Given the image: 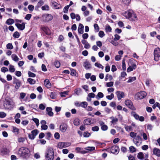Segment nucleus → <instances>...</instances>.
Instances as JSON below:
<instances>
[{
	"mask_svg": "<svg viewBox=\"0 0 160 160\" xmlns=\"http://www.w3.org/2000/svg\"><path fill=\"white\" fill-rule=\"evenodd\" d=\"M9 71L11 72H13L15 71V68H14V66L11 65H10V67L9 68Z\"/></svg>",
	"mask_w": 160,
	"mask_h": 160,
	"instance_id": "40",
	"label": "nucleus"
},
{
	"mask_svg": "<svg viewBox=\"0 0 160 160\" xmlns=\"http://www.w3.org/2000/svg\"><path fill=\"white\" fill-rule=\"evenodd\" d=\"M154 59L156 61H158L160 58V49L159 48H156L154 50Z\"/></svg>",
	"mask_w": 160,
	"mask_h": 160,
	"instance_id": "6",
	"label": "nucleus"
},
{
	"mask_svg": "<svg viewBox=\"0 0 160 160\" xmlns=\"http://www.w3.org/2000/svg\"><path fill=\"white\" fill-rule=\"evenodd\" d=\"M136 135L137 133L133 132H132L130 133V136L132 138H134L137 136Z\"/></svg>",
	"mask_w": 160,
	"mask_h": 160,
	"instance_id": "52",
	"label": "nucleus"
},
{
	"mask_svg": "<svg viewBox=\"0 0 160 160\" xmlns=\"http://www.w3.org/2000/svg\"><path fill=\"white\" fill-rule=\"evenodd\" d=\"M15 106V103L11 99H5L4 106L6 109L11 110Z\"/></svg>",
	"mask_w": 160,
	"mask_h": 160,
	"instance_id": "3",
	"label": "nucleus"
},
{
	"mask_svg": "<svg viewBox=\"0 0 160 160\" xmlns=\"http://www.w3.org/2000/svg\"><path fill=\"white\" fill-rule=\"evenodd\" d=\"M15 25L18 29L21 31L23 30L25 28V24L24 22H22L21 24L16 23Z\"/></svg>",
	"mask_w": 160,
	"mask_h": 160,
	"instance_id": "14",
	"label": "nucleus"
},
{
	"mask_svg": "<svg viewBox=\"0 0 160 160\" xmlns=\"http://www.w3.org/2000/svg\"><path fill=\"white\" fill-rule=\"evenodd\" d=\"M12 57L13 60L17 62L18 61L19 59L17 55L15 54H13L12 55Z\"/></svg>",
	"mask_w": 160,
	"mask_h": 160,
	"instance_id": "35",
	"label": "nucleus"
},
{
	"mask_svg": "<svg viewBox=\"0 0 160 160\" xmlns=\"http://www.w3.org/2000/svg\"><path fill=\"white\" fill-rule=\"evenodd\" d=\"M71 70V73L70 74L72 76H77L78 77V74L76 72V70L71 68L70 69Z\"/></svg>",
	"mask_w": 160,
	"mask_h": 160,
	"instance_id": "19",
	"label": "nucleus"
},
{
	"mask_svg": "<svg viewBox=\"0 0 160 160\" xmlns=\"http://www.w3.org/2000/svg\"><path fill=\"white\" fill-rule=\"evenodd\" d=\"M83 65L86 69H89L91 68V64L87 60L84 62Z\"/></svg>",
	"mask_w": 160,
	"mask_h": 160,
	"instance_id": "16",
	"label": "nucleus"
},
{
	"mask_svg": "<svg viewBox=\"0 0 160 160\" xmlns=\"http://www.w3.org/2000/svg\"><path fill=\"white\" fill-rule=\"evenodd\" d=\"M120 38V36L117 34L114 35V38H113V40L115 41H117Z\"/></svg>",
	"mask_w": 160,
	"mask_h": 160,
	"instance_id": "59",
	"label": "nucleus"
},
{
	"mask_svg": "<svg viewBox=\"0 0 160 160\" xmlns=\"http://www.w3.org/2000/svg\"><path fill=\"white\" fill-rule=\"evenodd\" d=\"M147 94L145 91H141L137 93L136 96L139 99H142L147 96Z\"/></svg>",
	"mask_w": 160,
	"mask_h": 160,
	"instance_id": "8",
	"label": "nucleus"
},
{
	"mask_svg": "<svg viewBox=\"0 0 160 160\" xmlns=\"http://www.w3.org/2000/svg\"><path fill=\"white\" fill-rule=\"evenodd\" d=\"M119 151V148L118 146L114 145L111 148V152L115 154H117Z\"/></svg>",
	"mask_w": 160,
	"mask_h": 160,
	"instance_id": "11",
	"label": "nucleus"
},
{
	"mask_svg": "<svg viewBox=\"0 0 160 160\" xmlns=\"http://www.w3.org/2000/svg\"><path fill=\"white\" fill-rule=\"evenodd\" d=\"M138 158L140 159H144V155L142 152H139L137 155Z\"/></svg>",
	"mask_w": 160,
	"mask_h": 160,
	"instance_id": "33",
	"label": "nucleus"
},
{
	"mask_svg": "<svg viewBox=\"0 0 160 160\" xmlns=\"http://www.w3.org/2000/svg\"><path fill=\"white\" fill-rule=\"evenodd\" d=\"M111 119L112 120L111 123L113 124H116L118 122V119L116 117H111Z\"/></svg>",
	"mask_w": 160,
	"mask_h": 160,
	"instance_id": "20",
	"label": "nucleus"
},
{
	"mask_svg": "<svg viewBox=\"0 0 160 160\" xmlns=\"http://www.w3.org/2000/svg\"><path fill=\"white\" fill-rule=\"evenodd\" d=\"M41 29L46 35H51V31L47 26L42 25L41 26Z\"/></svg>",
	"mask_w": 160,
	"mask_h": 160,
	"instance_id": "9",
	"label": "nucleus"
},
{
	"mask_svg": "<svg viewBox=\"0 0 160 160\" xmlns=\"http://www.w3.org/2000/svg\"><path fill=\"white\" fill-rule=\"evenodd\" d=\"M98 35L100 37L102 38L104 36L105 34L103 31H100L99 32Z\"/></svg>",
	"mask_w": 160,
	"mask_h": 160,
	"instance_id": "57",
	"label": "nucleus"
},
{
	"mask_svg": "<svg viewBox=\"0 0 160 160\" xmlns=\"http://www.w3.org/2000/svg\"><path fill=\"white\" fill-rule=\"evenodd\" d=\"M28 76L30 77L34 78L36 76V74L35 73L32 72L30 71H29L28 72Z\"/></svg>",
	"mask_w": 160,
	"mask_h": 160,
	"instance_id": "46",
	"label": "nucleus"
},
{
	"mask_svg": "<svg viewBox=\"0 0 160 160\" xmlns=\"http://www.w3.org/2000/svg\"><path fill=\"white\" fill-rule=\"evenodd\" d=\"M99 128L98 126H96L92 128V130L93 131H98Z\"/></svg>",
	"mask_w": 160,
	"mask_h": 160,
	"instance_id": "64",
	"label": "nucleus"
},
{
	"mask_svg": "<svg viewBox=\"0 0 160 160\" xmlns=\"http://www.w3.org/2000/svg\"><path fill=\"white\" fill-rule=\"evenodd\" d=\"M104 96V95L102 92H99L97 95L96 96V98L97 99L99 100L100 98H103Z\"/></svg>",
	"mask_w": 160,
	"mask_h": 160,
	"instance_id": "31",
	"label": "nucleus"
},
{
	"mask_svg": "<svg viewBox=\"0 0 160 160\" xmlns=\"http://www.w3.org/2000/svg\"><path fill=\"white\" fill-rule=\"evenodd\" d=\"M69 7L68 5L66 6L63 8V12L64 13L67 12Z\"/></svg>",
	"mask_w": 160,
	"mask_h": 160,
	"instance_id": "62",
	"label": "nucleus"
},
{
	"mask_svg": "<svg viewBox=\"0 0 160 160\" xmlns=\"http://www.w3.org/2000/svg\"><path fill=\"white\" fill-rule=\"evenodd\" d=\"M42 22H48L52 20L53 18V17L51 14L45 13L42 15Z\"/></svg>",
	"mask_w": 160,
	"mask_h": 160,
	"instance_id": "4",
	"label": "nucleus"
},
{
	"mask_svg": "<svg viewBox=\"0 0 160 160\" xmlns=\"http://www.w3.org/2000/svg\"><path fill=\"white\" fill-rule=\"evenodd\" d=\"M94 27L95 29V32H98L99 30V28L98 24L96 23L94 24Z\"/></svg>",
	"mask_w": 160,
	"mask_h": 160,
	"instance_id": "44",
	"label": "nucleus"
},
{
	"mask_svg": "<svg viewBox=\"0 0 160 160\" xmlns=\"http://www.w3.org/2000/svg\"><path fill=\"white\" fill-rule=\"evenodd\" d=\"M17 154L23 159H27L30 157V151L29 149L26 147H21L18 150Z\"/></svg>",
	"mask_w": 160,
	"mask_h": 160,
	"instance_id": "1",
	"label": "nucleus"
},
{
	"mask_svg": "<svg viewBox=\"0 0 160 160\" xmlns=\"http://www.w3.org/2000/svg\"><path fill=\"white\" fill-rule=\"evenodd\" d=\"M27 81L29 82V83L31 84H34L36 83V81L34 79L31 78H28V79Z\"/></svg>",
	"mask_w": 160,
	"mask_h": 160,
	"instance_id": "29",
	"label": "nucleus"
},
{
	"mask_svg": "<svg viewBox=\"0 0 160 160\" xmlns=\"http://www.w3.org/2000/svg\"><path fill=\"white\" fill-rule=\"evenodd\" d=\"M50 98L52 99H55L56 98V96L54 92H52L50 93Z\"/></svg>",
	"mask_w": 160,
	"mask_h": 160,
	"instance_id": "58",
	"label": "nucleus"
},
{
	"mask_svg": "<svg viewBox=\"0 0 160 160\" xmlns=\"http://www.w3.org/2000/svg\"><path fill=\"white\" fill-rule=\"evenodd\" d=\"M80 120L78 118H76L73 121V123L75 125L78 126L80 124Z\"/></svg>",
	"mask_w": 160,
	"mask_h": 160,
	"instance_id": "34",
	"label": "nucleus"
},
{
	"mask_svg": "<svg viewBox=\"0 0 160 160\" xmlns=\"http://www.w3.org/2000/svg\"><path fill=\"white\" fill-rule=\"evenodd\" d=\"M12 36L14 38H18L19 37L20 35L18 31H16L14 32Z\"/></svg>",
	"mask_w": 160,
	"mask_h": 160,
	"instance_id": "37",
	"label": "nucleus"
},
{
	"mask_svg": "<svg viewBox=\"0 0 160 160\" xmlns=\"http://www.w3.org/2000/svg\"><path fill=\"white\" fill-rule=\"evenodd\" d=\"M1 71L2 72H5L8 71V68L5 67H3L1 69Z\"/></svg>",
	"mask_w": 160,
	"mask_h": 160,
	"instance_id": "63",
	"label": "nucleus"
},
{
	"mask_svg": "<svg viewBox=\"0 0 160 160\" xmlns=\"http://www.w3.org/2000/svg\"><path fill=\"white\" fill-rule=\"evenodd\" d=\"M68 125L65 122H62L60 126L59 129L60 130L63 132H65L67 129Z\"/></svg>",
	"mask_w": 160,
	"mask_h": 160,
	"instance_id": "13",
	"label": "nucleus"
},
{
	"mask_svg": "<svg viewBox=\"0 0 160 160\" xmlns=\"http://www.w3.org/2000/svg\"><path fill=\"white\" fill-rule=\"evenodd\" d=\"M122 15L130 21H135L138 20V18L135 13L131 9L126 11L122 13Z\"/></svg>",
	"mask_w": 160,
	"mask_h": 160,
	"instance_id": "2",
	"label": "nucleus"
},
{
	"mask_svg": "<svg viewBox=\"0 0 160 160\" xmlns=\"http://www.w3.org/2000/svg\"><path fill=\"white\" fill-rule=\"evenodd\" d=\"M142 138L139 136H137L133 139L134 143L137 146H139L141 143Z\"/></svg>",
	"mask_w": 160,
	"mask_h": 160,
	"instance_id": "10",
	"label": "nucleus"
},
{
	"mask_svg": "<svg viewBox=\"0 0 160 160\" xmlns=\"http://www.w3.org/2000/svg\"><path fill=\"white\" fill-rule=\"evenodd\" d=\"M42 70L44 72H46L47 71L46 66L44 64H42Z\"/></svg>",
	"mask_w": 160,
	"mask_h": 160,
	"instance_id": "60",
	"label": "nucleus"
},
{
	"mask_svg": "<svg viewBox=\"0 0 160 160\" xmlns=\"http://www.w3.org/2000/svg\"><path fill=\"white\" fill-rule=\"evenodd\" d=\"M129 149L130 152L132 153H134L136 151L135 148L133 146H131L129 147Z\"/></svg>",
	"mask_w": 160,
	"mask_h": 160,
	"instance_id": "39",
	"label": "nucleus"
},
{
	"mask_svg": "<svg viewBox=\"0 0 160 160\" xmlns=\"http://www.w3.org/2000/svg\"><path fill=\"white\" fill-rule=\"evenodd\" d=\"M7 48L8 49H12L13 48V46L11 43H8L7 45Z\"/></svg>",
	"mask_w": 160,
	"mask_h": 160,
	"instance_id": "53",
	"label": "nucleus"
},
{
	"mask_svg": "<svg viewBox=\"0 0 160 160\" xmlns=\"http://www.w3.org/2000/svg\"><path fill=\"white\" fill-rule=\"evenodd\" d=\"M12 132L13 133H15V134H18L19 133V129L16 128V127L14 126H12Z\"/></svg>",
	"mask_w": 160,
	"mask_h": 160,
	"instance_id": "28",
	"label": "nucleus"
},
{
	"mask_svg": "<svg viewBox=\"0 0 160 160\" xmlns=\"http://www.w3.org/2000/svg\"><path fill=\"white\" fill-rule=\"evenodd\" d=\"M117 97L119 100L124 97V94L123 92L120 91H117L116 92Z\"/></svg>",
	"mask_w": 160,
	"mask_h": 160,
	"instance_id": "17",
	"label": "nucleus"
},
{
	"mask_svg": "<svg viewBox=\"0 0 160 160\" xmlns=\"http://www.w3.org/2000/svg\"><path fill=\"white\" fill-rule=\"evenodd\" d=\"M38 131L37 129L33 130L31 132V133L34 136H35V137L38 134Z\"/></svg>",
	"mask_w": 160,
	"mask_h": 160,
	"instance_id": "41",
	"label": "nucleus"
},
{
	"mask_svg": "<svg viewBox=\"0 0 160 160\" xmlns=\"http://www.w3.org/2000/svg\"><path fill=\"white\" fill-rule=\"evenodd\" d=\"M136 78L135 77H129L128 81V82H131L136 80Z\"/></svg>",
	"mask_w": 160,
	"mask_h": 160,
	"instance_id": "42",
	"label": "nucleus"
},
{
	"mask_svg": "<svg viewBox=\"0 0 160 160\" xmlns=\"http://www.w3.org/2000/svg\"><path fill=\"white\" fill-rule=\"evenodd\" d=\"M132 61H133L132 59H129L128 61V64L129 65V63H131V67H132V68L133 69H135L137 68L136 65L135 64H132L131 63L132 62Z\"/></svg>",
	"mask_w": 160,
	"mask_h": 160,
	"instance_id": "30",
	"label": "nucleus"
},
{
	"mask_svg": "<svg viewBox=\"0 0 160 160\" xmlns=\"http://www.w3.org/2000/svg\"><path fill=\"white\" fill-rule=\"evenodd\" d=\"M81 106L84 108H86L87 107L88 103L86 102H81Z\"/></svg>",
	"mask_w": 160,
	"mask_h": 160,
	"instance_id": "43",
	"label": "nucleus"
},
{
	"mask_svg": "<svg viewBox=\"0 0 160 160\" xmlns=\"http://www.w3.org/2000/svg\"><path fill=\"white\" fill-rule=\"evenodd\" d=\"M141 135L143 137V139L146 140L148 139V136L146 133L144 132L141 133Z\"/></svg>",
	"mask_w": 160,
	"mask_h": 160,
	"instance_id": "47",
	"label": "nucleus"
},
{
	"mask_svg": "<svg viewBox=\"0 0 160 160\" xmlns=\"http://www.w3.org/2000/svg\"><path fill=\"white\" fill-rule=\"evenodd\" d=\"M153 153L158 157L160 156V150L157 148H154L153 150Z\"/></svg>",
	"mask_w": 160,
	"mask_h": 160,
	"instance_id": "21",
	"label": "nucleus"
},
{
	"mask_svg": "<svg viewBox=\"0 0 160 160\" xmlns=\"http://www.w3.org/2000/svg\"><path fill=\"white\" fill-rule=\"evenodd\" d=\"M42 10L48 11L49 10V7L48 5H45L42 7Z\"/></svg>",
	"mask_w": 160,
	"mask_h": 160,
	"instance_id": "38",
	"label": "nucleus"
},
{
	"mask_svg": "<svg viewBox=\"0 0 160 160\" xmlns=\"http://www.w3.org/2000/svg\"><path fill=\"white\" fill-rule=\"evenodd\" d=\"M83 123L85 125H89L91 123V120L90 118H87L84 121Z\"/></svg>",
	"mask_w": 160,
	"mask_h": 160,
	"instance_id": "24",
	"label": "nucleus"
},
{
	"mask_svg": "<svg viewBox=\"0 0 160 160\" xmlns=\"http://www.w3.org/2000/svg\"><path fill=\"white\" fill-rule=\"evenodd\" d=\"M51 6L56 9H60L62 8L60 4L54 1L52 2Z\"/></svg>",
	"mask_w": 160,
	"mask_h": 160,
	"instance_id": "15",
	"label": "nucleus"
},
{
	"mask_svg": "<svg viewBox=\"0 0 160 160\" xmlns=\"http://www.w3.org/2000/svg\"><path fill=\"white\" fill-rule=\"evenodd\" d=\"M125 104L130 109L132 110H135L136 108L133 106L132 102L130 100L127 99L125 101Z\"/></svg>",
	"mask_w": 160,
	"mask_h": 160,
	"instance_id": "7",
	"label": "nucleus"
},
{
	"mask_svg": "<svg viewBox=\"0 0 160 160\" xmlns=\"http://www.w3.org/2000/svg\"><path fill=\"white\" fill-rule=\"evenodd\" d=\"M122 70L124 71L126 70V64L125 61V60L123 59L122 61Z\"/></svg>",
	"mask_w": 160,
	"mask_h": 160,
	"instance_id": "50",
	"label": "nucleus"
},
{
	"mask_svg": "<svg viewBox=\"0 0 160 160\" xmlns=\"http://www.w3.org/2000/svg\"><path fill=\"white\" fill-rule=\"evenodd\" d=\"M44 83L47 88H49L51 87V83L48 79H45L44 81Z\"/></svg>",
	"mask_w": 160,
	"mask_h": 160,
	"instance_id": "23",
	"label": "nucleus"
},
{
	"mask_svg": "<svg viewBox=\"0 0 160 160\" xmlns=\"http://www.w3.org/2000/svg\"><path fill=\"white\" fill-rule=\"evenodd\" d=\"M54 65L57 68H59L60 66V62L57 60H55L54 62Z\"/></svg>",
	"mask_w": 160,
	"mask_h": 160,
	"instance_id": "36",
	"label": "nucleus"
},
{
	"mask_svg": "<svg viewBox=\"0 0 160 160\" xmlns=\"http://www.w3.org/2000/svg\"><path fill=\"white\" fill-rule=\"evenodd\" d=\"M32 120L36 123V125L38 127L39 125V120L37 118H33Z\"/></svg>",
	"mask_w": 160,
	"mask_h": 160,
	"instance_id": "49",
	"label": "nucleus"
},
{
	"mask_svg": "<svg viewBox=\"0 0 160 160\" xmlns=\"http://www.w3.org/2000/svg\"><path fill=\"white\" fill-rule=\"evenodd\" d=\"M58 147L59 148L61 149L64 148L65 146V142H59L58 144Z\"/></svg>",
	"mask_w": 160,
	"mask_h": 160,
	"instance_id": "27",
	"label": "nucleus"
},
{
	"mask_svg": "<svg viewBox=\"0 0 160 160\" xmlns=\"http://www.w3.org/2000/svg\"><path fill=\"white\" fill-rule=\"evenodd\" d=\"M28 8L31 11H32L34 9V6L32 5H29L28 6Z\"/></svg>",
	"mask_w": 160,
	"mask_h": 160,
	"instance_id": "51",
	"label": "nucleus"
},
{
	"mask_svg": "<svg viewBox=\"0 0 160 160\" xmlns=\"http://www.w3.org/2000/svg\"><path fill=\"white\" fill-rule=\"evenodd\" d=\"M122 2L126 5H128L130 2L131 0H122Z\"/></svg>",
	"mask_w": 160,
	"mask_h": 160,
	"instance_id": "56",
	"label": "nucleus"
},
{
	"mask_svg": "<svg viewBox=\"0 0 160 160\" xmlns=\"http://www.w3.org/2000/svg\"><path fill=\"white\" fill-rule=\"evenodd\" d=\"M26 95V93L24 92H21L20 94V97L21 99H23Z\"/></svg>",
	"mask_w": 160,
	"mask_h": 160,
	"instance_id": "61",
	"label": "nucleus"
},
{
	"mask_svg": "<svg viewBox=\"0 0 160 160\" xmlns=\"http://www.w3.org/2000/svg\"><path fill=\"white\" fill-rule=\"evenodd\" d=\"M32 16V15L30 14H28L26 16L25 19L28 20H29Z\"/></svg>",
	"mask_w": 160,
	"mask_h": 160,
	"instance_id": "54",
	"label": "nucleus"
},
{
	"mask_svg": "<svg viewBox=\"0 0 160 160\" xmlns=\"http://www.w3.org/2000/svg\"><path fill=\"white\" fill-rule=\"evenodd\" d=\"M95 66L98 67L99 68H102V69H103V66L101 64L96 62L95 63Z\"/></svg>",
	"mask_w": 160,
	"mask_h": 160,
	"instance_id": "45",
	"label": "nucleus"
},
{
	"mask_svg": "<svg viewBox=\"0 0 160 160\" xmlns=\"http://www.w3.org/2000/svg\"><path fill=\"white\" fill-rule=\"evenodd\" d=\"M54 138L57 139H58L60 138V135L59 133L58 132H56L55 133L54 135Z\"/></svg>",
	"mask_w": 160,
	"mask_h": 160,
	"instance_id": "55",
	"label": "nucleus"
},
{
	"mask_svg": "<svg viewBox=\"0 0 160 160\" xmlns=\"http://www.w3.org/2000/svg\"><path fill=\"white\" fill-rule=\"evenodd\" d=\"M131 115L134 117V118L137 120H138L139 118V116L135 112H132L131 113Z\"/></svg>",
	"mask_w": 160,
	"mask_h": 160,
	"instance_id": "32",
	"label": "nucleus"
},
{
	"mask_svg": "<svg viewBox=\"0 0 160 160\" xmlns=\"http://www.w3.org/2000/svg\"><path fill=\"white\" fill-rule=\"evenodd\" d=\"M14 20L12 18H9L7 20L6 23L8 25H11L14 23Z\"/></svg>",
	"mask_w": 160,
	"mask_h": 160,
	"instance_id": "26",
	"label": "nucleus"
},
{
	"mask_svg": "<svg viewBox=\"0 0 160 160\" xmlns=\"http://www.w3.org/2000/svg\"><path fill=\"white\" fill-rule=\"evenodd\" d=\"M54 153L53 149L50 148L47 150L46 155H45L47 160H53L54 157Z\"/></svg>",
	"mask_w": 160,
	"mask_h": 160,
	"instance_id": "5",
	"label": "nucleus"
},
{
	"mask_svg": "<svg viewBox=\"0 0 160 160\" xmlns=\"http://www.w3.org/2000/svg\"><path fill=\"white\" fill-rule=\"evenodd\" d=\"M1 152L3 155H7L9 153V151L7 148H4L1 150Z\"/></svg>",
	"mask_w": 160,
	"mask_h": 160,
	"instance_id": "22",
	"label": "nucleus"
},
{
	"mask_svg": "<svg viewBox=\"0 0 160 160\" xmlns=\"http://www.w3.org/2000/svg\"><path fill=\"white\" fill-rule=\"evenodd\" d=\"M125 128L127 131L129 132L133 130V128L132 126H128L127 125H125L124 126Z\"/></svg>",
	"mask_w": 160,
	"mask_h": 160,
	"instance_id": "25",
	"label": "nucleus"
},
{
	"mask_svg": "<svg viewBox=\"0 0 160 160\" xmlns=\"http://www.w3.org/2000/svg\"><path fill=\"white\" fill-rule=\"evenodd\" d=\"M13 84H15V88L16 89H18L21 86V82L19 80L14 77L13 78Z\"/></svg>",
	"mask_w": 160,
	"mask_h": 160,
	"instance_id": "12",
	"label": "nucleus"
},
{
	"mask_svg": "<svg viewBox=\"0 0 160 160\" xmlns=\"http://www.w3.org/2000/svg\"><path fill=\"white\" fill-rule=\"evenodd\" d=\"M91 135V134L88 132H84L83 133V137L85 138L89 137Z\"/></svg>",
	"mask_w": 160,
	"mask_h": 160,
	"instance_id": "48",
	"label": "nucleus"
},
{
	"mask_svg": "<svg viewBox=\"0 0 160 160\" xmlns=\"http://www.w3.org/2000/svg\"><path fill=\"white\" fill-rule=\"evenodd\" d=\"M84 26L81 23H80L78 28V33L82 34L83 33Z\"/></svg>",
	"mask_w": 160,
	"mask_h": 160,
	"instance_id": "18",
	"label": "nucleus"
}]
</instances>
